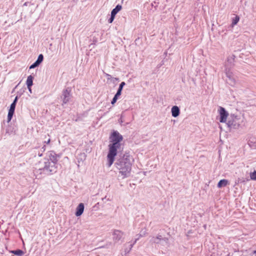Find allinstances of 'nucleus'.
<instances>
[{
    "instance_id": "obj_1",
    "label": "nucleus",
    "mask_w": 256,
    "mask_h": 256,
    "mask_svg": "<svg viewBox=\"0 0 256 256\" xmlns=\"http://www.w3.org/2000/svg\"><path fill=\"white\" fill-rule=\"evenodd\" d=\"M134 162V159L128 152H125L122 155H120L117 158L114 164L119 170V173L122 176V178L130 176L132 166Z\"/></svg>"
},
{
    "instance_id": "obj_2",
    "label": "nucleus",
    "mask_w": 256,
    "mask_h": 256,
    "mask_svg": "<svg viewBox=\"0 0 256 256\" xmlns=\"http://www.w3.org/2000/svg\"><path fill=\"white\" fill-rule=\"evenodd\" d=\"M122 139V136L118 131H114L111 134L110 140L112 144L108 145V152L107 155L106 164L108 168H110L113 164L117 154V150L120 146V142Z\"/></svg>"
},
{
    "instance_id": "obj_3",
    "label": "nucleus",
    "mask_w": 256,
    "mask_h": 256,
    "mask_svg": "<svg viewBox=\"0 0 256 256\" xmlns=\"http://www.w3.org/2000/svg\"><path fill=\"white\" fill-rule=\"evenodd\" d=\"M235 56L232 54L229 56L227 58V60L225 64L224 72L226 74L228 78V82L231 86H234L236 83V80L233 73L230 71V69L234 66Z\"/></svg>"
},
{
    "instance_id": "obj_4",
    "label": "nucleus",
    "mask_w": 256,
    "mask_h": 256,
    "mask_svg": "<svg viewBox=\"0 0 256 256\" xmlns=\"http://www.w3.org/2000/svg\"><path fill=\"white\" fill-rule=\"evenodd\" d=\"M57 169L58 164H56L52 162L44 160L42 166L39 168V170H40V174L52 175L56 172Z\"/></svg>"
},
{
    "instance_id": "obj_5",
    "label": "nucleus",
    "mask_w": 256,
    "mask_h": 256,
    "mask_svg": "<svg viewBox=\"0 0 256 256\" xmlns=\"http://www.w3.org/2000/svg\"><path fill=\"white\" fill-rule=\"evenodd\" d=\"M242 122V120L240 116L231 114L227 122L228 126L234 129L238 128Z\"/></svg>"
},
{
    "instance_id": "obj_6",
    "label": "nucleus",
    "mask_w": 256,
    "mask_h": 256,
    "mask_svg": "<svg viewBox=\"0 0 256 256\" xmlns=\"http://www.w3.org/2000/svg\"><path fill=\"white\" fill-rule=\"evenodd\" d=\"M70 92L71 90L69 88H68L64 90H62V94L60 96V98L62 101V106H64V104H67L70 100L72 97Z\"/></svg>"
},
{
    "instance_id": "obj_7",
    "label": "nucleus",
    "mask_w": 256,
    "mask_h": 256,
    "mask_svg": "<svg viewBox=\"0 0 256 256\" xmlns=\"http://www.w3.org/2000/svg\"><path fill=\"white\" fill-rule=\"evenodd\" d=\"M218 112L220 116V122H226L228 116V113L224 108L222 106L219 108Z\"/></svg>"
},
{
    "instance_id": "obj_8",
    "label": "nucleus",
    "mask_w": 256,
    "mask_h": 256,
    "mask_svg": "<svg viewBox=\"0 0 256 256\" xmlns=\"http://www.w3.org/2000/svg\"><path fill=\"white\" fill-rule=\"evenodd\" d=\"M48 158L46 160L58 164V160L60 158V155L56 154L54 151L52 150L48 152Z\"/></svg>"
},
{
    "instance_id": "obj_9",
    "label": "nucleus",
    "mask_w": 256,
    "mask_h": 256,
    "mask_svg": "<svg viewBox=\"0 0 256 256\" xmlns=\"http://www.w3.org/2000/svg\"><path fill=\"white\" fill-rule=\"evenodd\" d=\"M150 242L156 244H163L168 242V238H162L161 236L158 235L156 237L153 236L150 240Z\"/></svg>"
},
{
    "instance_id": "obj_10",
    "label": "nucleus",
    "mask_w": 256,
    "mask_h": 256,
    "mask_svg": "<svg viewBox=\"0 0 256 256\" xmlns=\"http://www.w3.org/2000/svg\"><path fill=\"white\" fill-rule=\"evenodd\" d=\"M113 240L115 242L119 241L124 235V232L120 230H114L113 232Z\"/></svg>"
},
{
    "instance_id": "obj_11",
    "label": "nucleus",
    "mask_w": 256,
    "mask_h": 256,
    "mask_svg": "<svg viewBox=\"0 0 256 256\" xmlns=\"http://www.w3.org/2000/svg\"><path fill=\"white\" fill-rule=\"evenodd\" d=\"M84 204L80 203L76 208V212L75 214L76 216H81L84 212Z\"/></svg>"
},
{
    "instance_id": "obj_12",
    "label": "nucleus",
    "mask_w": 256,
    "mask_h": 256,
    "mask_svg": "<svg viewBox=\"0 0 256 256\" xmlns=\"http://www.w3.org/2000/svg\"><path fill=\"white\" fill-rule=\"evenodd\" d=\"M172 115L173 117L176 118L180 115V110L178 106H173L171 110Z\"/></svg>"
},
{
    "instance_id": "obj_13",
    "label": "nucleus",
    "mask_w": 256,
    "mask_h": 256,
    "mask_svg": "<svg viewBox=\"0 0 256 256\" xmlns=\"http://www.w3.org/2000/svg\"><path fill=\"white\" fill-rule=\"evenodd\" d=\"M34 77L32 75L28 76L26 84L28 87L32 86L33 84Z\"/></svg>"
},
{
    "instance_id": "obj_14",
    "label": "nucleus",
    "mask_w": 256,
    "mask_h": 256,
    "mask_svg": "<svg viewBox=\"0 0 256 256\" xmlns=\"http://www.w3.org/2000/svg\"><path fill=\"white\" fill-rule=\"evenodd\" d=\"M125 85H126V83L124 82H122L120 84L119 86V88L117 90V92L116 94V95L118 96H120L121 95L122 91V90L124 86Z\"/></svg>"
},
{
    "instance_id": "obj_15",
    "label": "nucleus",
    "mask_w": 256,
    "mask_h": 256,
    "mask_svg": "<svg viewBox=\"0 0 256 256\" xmlns=\"http://www.w3.org/2000/svg\"><path fill=\"white\" fill-rule=\"evenodd\" d=\"M228 184V180L226 179L221 180L219 181L218 184V187L220 188L222 186H225Z\"/></svg>"
},
{
    "instance_id": "obj_16",
    "label": "nucleus",
    "mask_w": 256,
    "mask_h": 256,
    "mask_svg": "<svg viewBox=\"0 0 256 256\" xmlns=\"http://www.w3.org/2000/svg\"><path fill=\"white\" fill-rule=\"evenodd\" d=\"M122 6L121 5L118 4L114 8L111 14L116 16V14L121 10Z\"/></svg>"
},
{
    "instance_id": "obj_17",
    "label": "nucleus",
    "mask_w": 256,
    "mask_h": 256,
    "mask_svg": "<svg viewBox=\"0 0 256 256\" xmlns=\"http://www.w3.org/2000/svg\"><path fill=\"white\" fill-rule=\"evenodd\" d=\"M11 253L16 255L18 256H22L24 254V252L21 250H12L10 252Z\"/></svg>"
},
{
    "instance_id": "obj_18",
    "label": "nucleus",
    "mask_w": 256,
    "mask_h": 256,
    "mask_svg": "<svg viewBox=\"0 0 256 256\" xmlns=\"http://www.w3.org/2000/svg\"><path fill=\"white\" fill-rule=\"evenodd\" d=\"M240 20V16L238 15H236L234 18H232V26L236 25Z\"/></svg>"
},
{
    "instance_id": "obj_19",
    "label": "nucleus",
    "mask_w": 256,
    "mask_h": 256,
    "mask_svg": "<svg viewBox=\"0 0 256 256\" xmlns=\"http://www.w3.org/2000/svg\"><path fill=\"white\" fill-rule=\"evenodd\" d=\"M138 238H136V240H134V242H132V244H130V250H128V252L130 251V250L132 249V248L133 247L134 245L136 242L137 240H139V238L142 236V234H139L137 235Z\"/></svg>"
},
{
    "instance_id": "obj_20",
    "label": "nucleus",
    "mask_w": 256,
    "mask_h": 256,
    "mask_svg": "<svg viewBox=\"0 0 256 256\" xmlns=\"http://www.w3.org/2000/svg\"><path fill=\"white\" fill-rule=\"evenodd\" d=\"M46 150V146L44 145L40 149V151H38V155L39 156H42V153Z\"/></svg>"
},
{
    "instance_id": "obj_21",
    "label": "nucleus",
    "mask_w": 256,
    "mask_h": 256,
    "mask_svg": "<svg viewBox=\"0 0 256 256\" xmlns=\"http://www.w3.org/2000/svg\"><path fill=\"white\" fill-rule=\"evenodd\" d=\"M250 178L251 180H256V170L250 173Z\"/></svg>"
},
{
    "instance_id": "obj_22",
    "label": "nucleus",
    "mask_w": 256,
    "mask_h": 256,
    "mask_svg": "<svg viewBox=\"0 0 256 256\" xmlns=\"http://www.w3.org/2000/svg\"><path fill=\"white\" fill-rule=\"evenodd\" d=\"M44 60V56L42 54H39L38 58L36 61H37L39 64H41Z\"/></svg>"
},
{
    "instance_id": "obj_23",
    "label": "nucleus",
    "mask_w": 256,
    "mask_h": 256,
    "mask_svg": "<svg viewBox=\"0 0 256 256\" xmlns=\"http://www.w3.org/2000/svg\"><path fill=\"white\" fill-rule=\"evenodd\" d=\"M16 104L12 102L10 104V108L8 111L14 112L15 108H16Z\"/></svg>"
},
{
    "instance_id": "obj_24",
    "label": "nucleus",
    "mask_w": 256,
    "mask_h": 256,
    "mask_svg": "<svg viewBox=\"0 0 256 256\" xmlns=\"http://www.w3.org/2000/svg\"><path fill=\"white\" fill-rule=\"evenodd\" d=\"M14 114V112L8 111V122H10Z\"/></svg>"
},
{
    "instance_id": "obj_25",
    "label": "nucleus",
    "mask_w": 256,
    "mask_h": 256,
    "mask_svg": "<svg viewBox=\"0 0 256 256\" xmlns=\"http://www.w3.org/2000/svg\"><path fill=\"white\" fill-rule=\"evenodd\" d=\"M118 97H119L118 96L115 94L111 102V104H114L116 102L118 99Z\"/></svg>"
},
{
    "instance_id": "obj_26",
    "label": "nucleus",
    "mask_w": 256,
    "mask_h": 256,
    "mask_svg": "<svg viewBox=\"0 0 256 256\" xmlns=\"http://www.w3.org/2000/svg\"><path fill=\"white\" fill-rule=\"evenodd\" d=\"M115 16L111 14L110 18L108 19V22L109 23H112L114 18Z\"/></svg>"
},
{
    "instance_id": "obj_27",
    "label": "nucleus",
    "mask_w": 256,
    "mask_h": 256,
    "mask_svg": "<svg viewBox=\"0 0 256 256\" xmlns=\"http://www.w3.org/2000/svg\"><path fill=\"white\" fill-rule=\"evenodd\" d=\"M118 122L120 124H122V123L124 122V120H123V118H122V116H121L120 118L118 120Z\"/></svg>"
},
{
    "instance_id": "obj_28",
    "label": "nucleus",
    "mask_w": 256,
    "mask_h": 256,
    "mask_svg": "<svg viewBox=\"0 0 256 256\" xmlns=\"http://www.w3.org/2000/svg\"><path fill=\"white\" fill-rule=\"evenodd\" d=\"M36 65L34 64V63L33 64H32L30 66V69H32V68H36Z\"/></svg>"
},
{
    "instance_id": "obj_29",
    "label": "nucleus",
    "mask_w": 256,
    "mask_h": 256,
    "mask_svg": "<svg viewBox=\"0 0 256 256\" xmlns=\"http://www.w3.org/2000/svg\"><path fill=\"white\" fill-rule=\"evenodd\" d=\"M18 100V96H16V98H15L14 100L13 101L12 103H14L15 104H16V102H17Z\"/></svg>"
},
{
    "instance_id": "obj_30",
    "label": "nucleus",
    "mask_w": 256,
    "mask_h": 256,
    "mask_svg": "<svg viewBox=\"0 0 256 256\" xmlns=\"http://www.w3.org/2000/svg\"><path fill=\"white\" fill-rule=\"evenodd\" d=\"M106 76H107V78H108V80H110V78H112V76H111V75H110V74H106Z\"/></svg>"
},
{
    "instance_id": "obj_31",
    "label": "nucleus",
    "mask_w": 256,
    "mask_h": 256,
    "mask_svg": "<svg viewBox=\"0 0 256 256\" xmlns=\"http://www.w3.org/2000/svg\"><path fill=\"white\" fill-rule=\"evenodd\" d=\"M34 64L36 65V66L37 67L40 64H39L37 61H36L34 62Z\"/></svg>"
},
{
    "instance_id": "obj_32",
    "label": "nucleus",
    "mask_w": 256,
    "mask_h": 256,
    "mask_svg": "<svg viewBox=\"0 0 256 256\" xmlns=\"http://www.w3.org/2000/svg\"><path fill=\"white\" fill-rule=\"evenodd\" d=\"M50 138H49L47 141H44V143L48 144L50 143Z\"/></svg>"
},
{
    "instance_id": "obj_33",
    "label": "nucleus",
    "mask_w": 256,
    "mask_h": 256,
    "mask_svg": "<svg viewBox=\"0 0 256 256\" xmlns=\"http://www.w3.org/2000/svg\"><path fill=\"white\" fill-rule=\"evenodd\" d=\"M113 80H114H114H116V81H118L119 80V78H113Z\"/></svg>"
},
{
    "instance_id": "obj_34",
    "label": "nucleus",
    "mask_w": 256,
    "mask_h": 256,
    "mask_svg": "<svg viewBox=\"0 0 256 256\" xmlns=\"http://www.w3.org/2000/svg\"><path fill=\"white\" fill-rule=\"evenodd\" d=\"M28 90L29 92L32 93V88H31V86H30V87H28Z\"/></svg>"
},
{
    "instance_id": "obj_35",
    "label": "nucleus",
    "mask_w": 256,
    "mask_h": 256,
    "mask_svg": "<svg viewBox=\"0 0 256 256\" xmlns=\"http://www.w3.org/2000/svg\"><path fill=\"white\" fill-rule=\"evenodd\" d=\"M254 254H256V250L254 251Z\"/></svg>"
}]
</instances>
